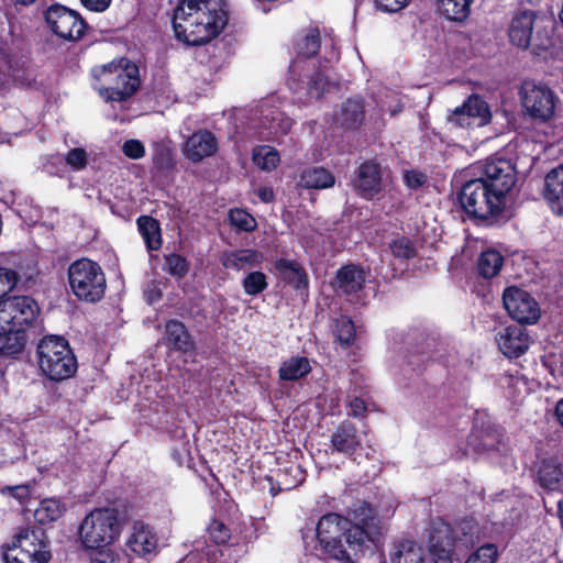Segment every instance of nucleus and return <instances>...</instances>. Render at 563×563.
I'll list each match as a JSON object with an SVG mask.
<instances>
[{"label":"nucleus","instance_id":"obj_64","mask_svg":"<svg viewBox=\"0 0 563 563\" xmlns=\"http://www.w3.org/2000/svg\"><path fill=\"white\" fill-rule=\"evenodd\" d=\"M559 514L561 519L563 520V499L559 503Z\"/></svg>","mask_w":563,"mask_h":563},{"label":"nucleus","instance_id":"obj_13","mask_svg":"<svg viewBox=\"0 0 563 563\" xmlns=\"http://www.w3.org/2000/svg\"><path fill=\"white\" fill-rule=\"evenodd\" d=\"M521 101L525 111L534 119L545 121L554 112V96L545 86L525 82L521 88Z\"/></svg>","mask_w":563,"mask_h":563},{"label":"nucleus","instance_id":"obj_59","mask_svg":"<svg viewBox=\"0 0 563 563\" xmlns=\"http://www.w3.org/2000/svg\"><path fill=\"white\" fill-rule=\"evenodd\" d=\"M349 406H350V409H351V415L354 416V417L362 416L366 411V409H367L365 401L362 398H358V397L353 398L350 401Z\"/></svg>","mask_w":563,"mask_h":563},{"label":"nucleus","instance_id":"obj_51","mask_svg":"<svg viewBox=\"0 0 563 563\" xmlns=\"http://www.w3.org/2000/svg\"><path fill=\"white\" fill-rule=\"evenodd\" d=\"M124 155L132 159H140L145 155V147L139 140H129L122 146Z\"/></svg>","mask_w":563,"mask_h":563},{"label":"nucleus","instance_id":"obj_63","mask_svg":"<svg viewBox=\"0 0 563 563\" xmlns=\"http://www.w3.org/2000/svg\"><path fill=\"white\" fill-rule=\"evenodd\" d=\"M402 110V106L400 103L397 104V107H394V109H390L389 112L391 115H396Z\"/></svg>","mask_w":563,"mask_h":563},{"label":"nucleus","instance_id":"obj_44","mask_svg":"<svg viewBox=\"0 0 563 563\" xmlns=\"http://www.w3.org/2000/svg\"><path fill=\"white\" fill-rule=\"evenodd\" d=\"M389 247L393 255L397 258L410 260L417 255L415 244L407 238L393 241Z\"/></svg>","mask_w":563,"mask_h":563},{"label":"nucleus","instance_id":"obj_33","mask_svg":"<svg viewBox=\"0 0 563 563\" xmlns=\"http://www.w3.org/2000/svg\"><path fill=\"white\" fill-rule=\"evenodd\" d=\"M301 184L306 188L324 189L335 184V177L323 167H313L302 173Z\"/></svg>","mask_w":563,"mask_h":563},{"label":"nucleus","instance_id":"obj_24","mask_svg":"<svg viewBox=\"0 0 563 563\" xmlns=\"http://www.w3.org/2000/svg\"><path fill=\"white\" fill-rule=\"evenodd\" d=\"M365 272L356 265H346L336 273L335 283L338 290L343 294H353L364 286Z\"/></svg>","mask_w":563,"mask_h":563},{"label":"nucleus","instance_id":"obj_60","mask_svg":"<svg viewBox=\"0 0 563 563\" xmlns=\"http://www.w3.org/2000/svg\"><path fill=\"white\" fill-rule=\"evenodd\" d=\"M257 195L264 202H271L274 199V191L269 187L260 188Z\"/></svg>","mask_w":563,"mask_h":563},{"label":"nucleus","instance_id":"obj_38","mask_svg":"<svg viewBox=\"0 0 563 563\" xmlns=\"http://www.w3.org/2000/svg\"><path fill=\"white\" fill-rule=\"evenodd\" d=\"M264 124L269 130V135H285L291 128V120L280 111H272L264 117Z\"/></svg>","mask_w":563,"mask_h":563},{"label":"nucleus","instance_id":"obj_41","mask_svg":"<svg viewBox=\"0 0 563 563\" xmlns=\"http://www.w3.org/2000/svg\"><path fill=\"white\" fill-rule=\"evenodd\" d=\"M228 217L230 224L239 231L251 232L257 227L255 218L244 209H232Z\"/></svg>","mask_w":563,"mask_h":563},{"label":"nucleus","instance_id":"obj_12","mask_svg":"<svg viewBox=\"0 0 563 563\" xmlns=\"http://www.w3.org/2000/svg\"><path fill=\"white\" fill-rule=\"evenodd\" d=\"M45 19L54 34L68 41L80 38L86 27L77 12L58 4L48 8Z\"/></svg>","mask_w":563,"mask_h":563},{"label":"nucleus","instance_id":"obj_54","mask_svg":"<svg viewBox=\"0 0 563 563\" xmlns=\"http://www.w3.org/2000/svg\"><path fill=\"white\" fill-rule=\"evenodd\" d=\"M230 538L231 533L225 525L213 520V543L227 544Z\"/></svg>","mask_w":563,"mask_h":563},{"label":"nucleus","instance_id":"obj_31","mask_svg":"<svg viewBox=\"0 0 563 563\" xmlns=\"http://www.w3.org/2000/svg\"><path fill=\"white\" fill-rule=\"evenodd\" d=\"M539 482L549 490H559L563 487V470L554 460L543 461L539 470Z\"/></svg>","mask_w":563,"mask_h":563},{"label":"nucleus","instance_id":"obj_22","mask_svg":"<svg viewBox=\"0 0 563 563\" xmlns=\"http://www.w3.org/2000/svg\"><path fill=\"white\" fill-rule=\"evenodd\" d=\"M331 443L336 452L349 456L353 455L361 445L356 428L349 422H343L336 428L331 435Z\"/></svg>","mask_w":563,"mask_h":563},{"label":"nucleus","instance_id":"obj_3","mask_svg":"<svg viewBox=\"0 0 563 563\" xmlns=\"http://www.w3.org/2000/svg\"><path fill=\"white\" fill-rule=\"evenodd\" d=\"M551 20L533 10L517 11L509 24L510 42L520 47H532L537 53L548 49L552 44Z\"/></svg>","mask_w":563,"mask_h":563},{"label":"nucleus","instance_id":"obj_6","mask_svg":"<svg viewBox=\"0 0 563 563\" xmlns=\"http://www.w3.org/2000/svg\"><path fill=\"white\" fill-rule=\"evenodd\" d=\"M121 529L122 523L117 509L99 508L85 517L79 528V534L86 548L99 549L114 542Z\"/></svg>","mask_w":563,"mask_h":563},{"label":"nucleus","instance_id":"obj_48","mask_svg":"<svg viewBox=\"0 0 563 563\" xmlns=\"http://www.w3.org/2000/svg\"><path fill=\"white\" fill-rule=\"evenodd\" d=\"M16 329L7 297H0V333Z\"/></svg>","mask_w":563,"mask_h":563},{"label":"nucleus","instance_id":"obj_30","mask_svg":"<svg viewBox=\"0 0 563 563\" xmlns=\"http://www.w3.org/2000/svg\"><path fill=\"white\" fill-rule=\"evenodd\" d=\"M262 260V254L253 250H240L236 252L225 253L221 257L224 267L234 269L255 266L260 264Z\"/></svg>","mask_w":563,"mask_h":563},{"label":"nucleus","instance_id":"obj_55","mask_svg":"<svg viewBox=\"0 0 563 563\" xmlns=\"http://www.w3.org/2000/svg\"><path fill=\"white\" fill-rule=\"evenodd\" d=\"M405 181L409 188L417 189L427 181V176L418 170H407Z\"/></svg>","mask_w":563,"mask_h":563},{"label":"nucleus","instance_id":"obj_32","mask_svg":"<svg viewBox=\"0 0 563 563\" xmlns=\"http://www.w3.org/2000/svg\"><path fill=\"white\" fill-rule=\"evenodd\" d=\"M137 227L147 249L152 251L158 250L162 245L158 221L150 216H142L137 219Z\"/></svg>","mask_w":563,"mask_h":563},{"label":"nucleus","instance_id":"obj_40","mask_svg":"<svg viewBox=\"0 0 563 563\" xmlns=\"http://www.w3.org/2000/svg\"><path fill=\"white\" fill-rule=\"evenodd\" d=\"M253 162L261 169L272 170L277 166L279 162V155L275 148L271 146H262L254 151Z\"/></svg>","mask_w":563,"mask_h":563},{"label":"nucleus","instance_id":"obj_25","mask_svg":"<svg viewBox=\"0 0 563 563\" xmlns=\"http://www.w3.org/2000/svg\"><path fill=\"white\" fill-rule=\"evenodd\" d=\"M129 548L136 554H147L156 549L157 539L142 522H135L133 532L128 539Z\"/></svg>","mask_w":563,"mask_h":563},{"label":"nucleus","instance_id":"obj_49","mask_svg":"<svg viewBox=\"0 0 563 563\" xmlns=\"http://www.w3.org/2000/svg\"><path fill=\"white\" fill-rule=\"evenodd\" d=\"M166 269L174 276L183 277L188 272V265L180 255L169 254L166 256Z\"/></svg>","mask_w":563,"mask_h":563},{"label":"nucleus","instance_id":"obj_34","mask_svg":"<svg viewBox=\"0 0 563 563\" xmlns=\"http://www.w3.org/2000/svg\"><path fill=\"white\" fill-rule=\"evenodd\" d=\"M474 0H439L441 13L449 20L463 21L471 11Z\"/></svg>","mask_w":563,"mask_h":563},{"label":"nucleus","instance_id":"obj_42","mask_svg":"<svg viewBox=\"0 0 563 563\" xmlns=\"http://www.w3.org/2000/svg\"><path fill=\"white\" fill-rule=\"evenodd\" d=\"M277 268L285 278L296 283L297 287L305 286L307 284L306 274L298 264L289 261H279L277 263Z\"/></svg>","mask_w":563,"mask_h":563},{"label":"nucleus","instance_id":"obj_52","mask_svg":"<svg viewBox=\"0 0 563 563\" xmlns=\"http://www.w3.org/2000/svg\"><path fill=\"white\" fill-rule=\"evenodd\" d=\"M219 550H213V563H235V551L227 544Z\"/></svg>","mask_w":563,"mask_h":563},{"label":"nucleus","instance_id":"obj_2","mask_svg":"<svg viewBox=\"0 0 563 563\" xmlns=\"http://www.w3.org/2000/svg\"><path fill=\"white\" fill-rule=\"evenodd\" d=\"M209 0H183L175 9L173 25L177 38L190 45L206 44L211 38Z\"/></svg>","mask_w":563,"mask_h":563},{"label":"nucleus","instance_id":"obj_7","mask_svg":"<svg viewBox=\"0 0 563 563\" xmlns=\"http://www.w3.org/2000/svg\"><path fill=\"white\" fill-rule=\"evenodd\" d=\"M460 201L468 214L479 219L500 213L506 205V199L481 178L470 180L463 186Z\"/></svg>","mask_w":563,"mask_h":563},{"label":"nucleus","instance_id":"obj_17","mask_svg":"<svg viewBox=\"0 0 563 563\" xmlns=\"http://www.w3.org/2000/svg\"><path fill=\"white\" fill-rule=\"evenodd\" d=\"M501 353L507 357H519L529 347L530 339L521 325H510L504 329L496 338Z\"/></svg>","mask_w":563,"mask_h":563},{"label":"nucleus","instance_id":"obj_5","mask_svg":"<svg viewBox=\"0 0 563 563\" xmlns=\"http://www.w3.org/2000/svg\"><path fill=\"white\" fill-rule=\"evenodd\" d=\"M99 80L109 84L100 93L112 101H122L130 98L140 86L139 68L128 58H120L95 69Z\"/></svg>","mask_w":563,"mask_h":563},{"label":"nucleus","instance_id":"obj_56","mask_svg":"<svg viewBox=\"0 0 563 563\" xmlns=\"http://www.w3.org/2000/svg\"><path fill=\"white\" fill-rule=\"evenodd\" d=\"M409 0H375L378 8L386 12H397L401 10Z\"/></svg>","mask_w":563,"mask_h":563},{"label":"nucleus","instance_id":"obj_21","mask_svg":"<svg viewBox=\"0 0 563 563\" xmlns=\"http://www.w3.org/2000/svg\"><path fill=\"white\" fill-rule=\"evenodd\" d=\"M162 342L167 347L183 353H187L194 349V342L186 327L177 320L166 322Z\"/></svg>","mask_w":563,"mask_h":563},{"label":"nucleus","instance_id":"obj_35","mask_svg":"<svg viewBox=\"0 0 563 563\" xmlns=\"http://www.w3.org/2000/svg\"><path fill=\"white\" fill-rule=\"evenodd\" d=\"M23 331V329H13L0 333V354L14 355L22 352L25 345Z\"/></svg>","mask_w":563,"mask_h":563},{"label":"nucleus","instance_id":"obj_16","mask_svg":"<svg viewBox=\"0 0 563 563\" xmlns=\"http://www.w3.org/2000/svg\"><path fill=\"white\" fill-rule=\"evenodd\" d=\"M352 185L361 197L372 199L382 190L380 166L374 161L362 163L355 170Z\"/></svg>","mask_w":563,"mask_h":563},{"label":"nucleus","instance_id":"obj_45","mask_svg":"<svg viewBox=\"0 0 563 563\" xmlns=\"http://www.w3.org/2000/svg\"><path fill=\"white\" fill-rule=\"evenodd\" d=\"M33 278L32 274L20 273L8 268H0V289L7 287L10 282V291L19 284L26 285Z\"/></svg>","mask_w":563,"mask_h":563},{"label":"nucleus","instance_id":"obj_53","mask_svg":"<svg viewBox=\"0 0 563 563\" xmlns=\"http://www.w3.org/2000/svg\"><path fill=\"white\" fill-rule=\"evenodd\" d=\"M91 563H120V556L112 550L102 548L93 554Z\"/></svg>","mask_w":563,"mask_h":563},{"label":"nucleus","instance_id":"obj_15","mask_svg":"<svg viewBox=\"0 0 563 563\" xmlns=\"http://www.w3.org/2000/svg\"><path fill=\"white\" fill-rule=\"evenodd\" d=\"M503 300L510 317L520 323H533L540 317L538 303L522 289L517 287L507 288Z\"/></svg>","mask_w":563,"mask_h":563},{"label":"nucleus","instance_id":"obj_43","mask_svg":"<svg viewBox=\"0 0 563 563\" xmlns=\"http://www.w3.org/2000/svg\"><path fill=\"white\" fill-rule=\"evenodd\" d=\"M267 287L266 276L262 272H252L243 279V288L247 295L255 296Z\"/></svg>","mask_w":563,"mask_h":563},{"label":"nucleus","instance_id":"obj_46","mask_svg":"<svg viewBox=\"0 0 563 563\" xmlns=\"http://www.w3.org/2000/svg\"><path fill=\"white\" fill-rule=\"evenodd\" d=\"M497 548L494 544H485L472 554L465 563H496Z\"/></svg>","mask_w":563,"mask_h":563},{"label":"nucleus","instance_id":"obj_11","mask_svg":"<svg viewBox=\"0 0 563 563\" xmlns=\"http://www.w3.org/2000/svg\"><path fill=\"white\" fill-rule=\"evenodd\" d=\"M464 531V525H459L455 528L445 522L434 525L429 538L430 554H438L441 550L448 551L449 554H457L460 550L472 545L473 532L468 534Z\"/></svg>","mask_w":563,"mask_h":563},{"label":"nucleus","instance_id":"obj_50","mask_svg":"<svg viewBox=\"0 0 563 563\" xmlns=\"http://www.w3.org/2000/svg\"><path fill=\"white\" fill-rule=\"evenodd\" d=\"M66 163L74 169H82L87 165V153L84 148L76 147L70 150L66 155Z\"/></svg>","mask_w":563,"mask_h":563},{"label":"nucleus","instance_id":"obj_8","mask_svg":"<svg viewBox=\"0 0 563 563\" xmlns=\"http://www.w3.org/2000/svg\"><path fill=\"white\" fill-rule=\"evenodd\" d=\"M69 285L73 292L89 302L99 301L106 290V276L101 267L87 258L74 262L68 268Z\"/></svg>","mask_w":563,"mask_h":563},{"label":"nucleus","instance_id":"obj_18","mask_svg":"<svg viewBox=\"0 0 563 563\" xmlns=\"http://www.w3.org/2000/svg\"><path fill=\"white\" fill-rule=\"evenodd\" d=\"M474 118H479L484 122L489 118L487 103L477 95L468 97L462 106L451 112L448 119L460 126H467Z\"/></svg>","mask_w":563,"mask_h":563},{"label":"nucleus","instance_id":"obj_19","mask_svg":"<svg viewBox=\"0 0 563 563\" xmlns=\"http://www.w3.org/2000/svg\"><path fill=\"white\" fill-rule=\"evenodd\" d=\"M544 199L551 210L563 216V165L551 169L544 178Z\"/></svg>","mask_w":563,"mask_h":563},{"label":"nucleus","instance_id":"obj_23","mask_svg":"<svg viewBox=\"0 0 563 563\" xmlns=\"http://www.w3.org/2000/svg\"><path fill=\"white\" fill-rule=\"evenodd\" d=\"M297 78L303 80L302 90L298 93L302 95L305 92L309 98L320 99L332 87V82L316 69V65H312L309 70L301 71L300 76L297 75Z\"/></svg>","mask_w":563,"mask_h":563},{"label":"nucleus","instance_id":"obj_47","mask_svg":"<svg viewBox=\"0 0 563 563\" xmlns=\"http://www.w3.org/2000/svg\"><path fill=\"white\" fill-rule=\"evenodd\" d=\"M335 335L342 344L350 345L355 338V329L353 322L346 318L338 320Z\"/></svg>","mask_w":563,"mask_h":563},{"label":"nucleus","instance_id":"obj_27","mask_svg":"<svg viewBox=\"0 0 563 563\" xmlns=\"http://www.w3.org/2000/svg\"><path fill=\"white\" fill-rule=\"evenodd\" d=\"M311 372L310 361L305 356H292L280 365L278 375L282 380H299Z\"/></svg>","mask_w":563,"mask_h":563},{"label":"nucleus","instance_id":"obj_58","mask_svg":"<svg viewBox=\"0 0 563 563\" xmlns=\"http://www.w3.org/2000/svg\"><path fill=\"white\" fill-rule=\"evenodd\" d=\"M82 4L91 11H104L111 3V0H81Z\"/></svg>","mask_w":563,"mask_h":563},{"label":"nucleus","instance_id":"obj_62","mask_svg":"<svg viewBox=\"0 0 563 563\" xmlns=\"http://www.w3.org/2000/svg\"><path fill=\"white\" fill-rule=\"evenodd\" d=\"M14 489L18 490V496L19 497H23L24 495L27 494V487L26 486H19V487H15Z\"/></svg>","mask_w":563,"mask_h":563},{"label":"nucleus","instance_id":"obj_9","mask_svg":"<svg viewBox=\"0 0 563 563\" xmlns=\"http://www.w3.org/2000/svg\"><path fill=\"white\" fill-rule=\"evenodd\" d=\"M49 558L44 532L30 528L20 529L4 554L7 563H48Z\"/></svg>","mask_w":563,"mask_h":563},{"label":"nucleus","instance_id":"obj_36","mask_svg":"<svg viewBox=\"0 0 563 563\" xmlns=\"http://www.w3.org/2000/svg\"><path fill=\"white\" fill-rule=\"evenodd\" d=\"M503 263L504 257L499 252L495 250L485 251L478 260V272L485 278L494 277L499 273Z\"/></svg>","mask_w":563,"mask_h":563},{"label":"nucleus","instance_id":"obj_37","mask_svg":"<svg viewBox=\"0 0 563 563\" xmlns=\"http://www.w3.org/2000/svg\"><path fill=\"white\" fill-rule=\"evenodd\" d=\"M64 510L65 507L59 500L47 498L41 501L34 516L40 523L45 525L57 520L63 515Z\"/></svg>","mask_w":563,"mask_h":563},{"label":"nucleus","instance_id":"obj_10","mask_svg":"<svg viewBox=\"0 0 563 563\" xmlns=\"http://www.w3.org/2000/svg\"><path fill=\"white\" fill-rule=\"evenodd\" d=\"M320 48V33L318 30H310L307 35L298 41L296 49L297 56L292 60L288 69L287 85L294 92L302 90V82L297 75L300 76L301 71L309 70L314 63L310 60Z\"/></svg>","mask_w":563,"mask_h":563},{"label":"nucleus","instance_id":"obj_61","mask_svg":"<svg viewBox=\"0 0 563 563\" xmlns=\"http://www.w3.org/2000/svg\"><path fill=\"white\" fill-rule=\"evenodd\" d=\"M555 415L560 423L563 426V398L556 404Z\"/></svg>","mask_w":563,"mask_h":563},{"label":"nucleus","instance_id":"obj_57","mask_svg":"<svg viewBox=\"0 0 563 563\" xmlns=\"http://www.w3.org/2000/svg\"><path fill=\"white\" fill-rule=\"evenodd\" d=\"M433 563H460L457 554H449L448 551L441 550L438 554L431 553Z\"/></svg>","mask_w":563,"mask_h":563},{"label":"nucleus","instance_id":"obj_28","mask_svg":"<svg viewBox=\"0 0 563 563\" xmlns=\"http://www.w3.org/2000/svg\"><path fill=\"white\" fill-rule=\"evenodd\" d=\"M391 563H424L423 549L413 541H404L394 547Z\"/></svg>","mask_w":563,"mask_h":563},{"label":"nucleus","instance_id":"obj_14","mask_svg":"<svg viewBox=\"0 0 563 563\" xmlns=\"http://www.w3.org/2000/svg\"><path fill=\"white\" fill-rule=\"evenodd\" d=\"M481 179L506 199V195L517 181V172L510 161L492 158L484 164Z\"/></svg>","mask_w":563,"mask_h":563},{"label":"nucleus","instance_id":"obj_39","mask_svg":"<svg viewBox=\"0 0 563 563\" xmlns=\"http://www.w3.org/2000/svg\"><path fill=\"white\" fill-rule=\"evenodd\" d=\"M230 15L231 10L227 0H213V38L225 29Z\"/></svg>","mask_w":563,"mask_h":563},{"label":"nucleus","instance_id":"obj_1","mask_svg":"<svg viewBox=\"0 0 563 563\" xmlns=\"http://www.w3.org/2000/svg\"><path fill=\"white\" fill-rule=\"evenodd\" d=\"M377 533L374 517L352 523L336 514H329L323 516L317 526V537L324 553L342 561H351Z\"/></svg>","mask_w":563,"mask_h":563},{"label":"nucleus","instance_id":"obj_20","mask_svg":"<svg viewBox=\"0 0 563 563\" xmlns=\"http://www.w3.org/2000/svg\"><path fill=\"white\" fill-rule=\"evenodd\" d=\"M16 329H25L38 314V306L27 296L7 297Z\"/></svg>","mask_w":563,"mask_h":563},{"label":"nucleus","instance_id":"obj_29","mask_svg":"<svg viewBox=\"0 0 563 563\" xmlns=\"http://www.w3.org/2000/svg\"><path fill=\"white\" fill-rule=\"evenodd\" d=\"M338 122L353 129L357 128L364 119L363 103L357 99H349L342 103L340 111L335 114Z\"/></svg>","mask_w":563,"mask_h":563},{"label":"nucleus","instance_id":"obj_4","mask_svg":"<svg viewBox=\"0 0 563 563\" xmlns=\"http://www.w3.org/2000/svg\"><path fill=\"white\" fill-rule=\"evenodd\" d=\"M38 365L45 376L52 380L70 378L77 371V361L68 342L57 335H48L37 346Z\"/></svg>","mask_w":563,"mask_h":563},{"label":"nucleus","instance_id":"obj_26","mask_svg":"<svg viewBox=\"0 0 563 563\" xmlns=\"http://www.w3.org/2000/svg\"><path fill=\"white\" fill-rule=\"evenodd\" d=\"M186 156L192 162H200L211 154V133L200 132L192 134L186 142Z\"/></svg>","mask_w":563,"mask_h":563}]
</instances>
